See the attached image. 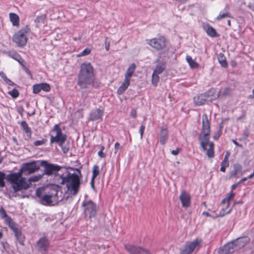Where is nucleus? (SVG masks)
Masks as SVG:
<instances>
[{
    "mask_svg": "<svg viewBox=\"0 0 254 254\" xmlns=\"http://www.w3.org/2000/svg\"><path fill=\"white\" fill-rule=\"evenodd\" d=\"M40 161H33L23 163L17 173L7 175L6 179L11 184H13L12 189L14 192H17L22 190H26L29 188V184L27 182L26 179L22 177V173L27 175L37 172L41 167Z\"/></svg>",
    "mask_w": 254,
    "mask_h": 254,
    "instance_id": "obj_1",
    "label": "nucleus"
},
{
    "mask_svg": "<svg viewBox=\"0 0 254 254\" xmlns=\"http://www.w3.org/2000/svg\"><path fill=\"white\" fill-rule=\"evenodd\" d=\"M210 123L207 115L204 114L202 117V129L198 139L200 140V145L203 150L206 151V155L209 158H213L214 145L212 142H209Z\"/></svg>",
    "mask_w": 254,
    "mask_h": 254,
    "instance_id": "obj_2",
    "label": "nucleus"
},
{
    "mask_svg": "<svg viewBox=\"0 0 254 254\" xmlns=\"http://www.w3.org/2000/svg\"><path fill=\"white\" fill-rule=\"evenodd\" d=\"M35 193L37 201L45 206H54L62 200L58 196V190L56 188H39L36 189Z\"/></svg>",
    "mask_w": 254,
    "mask_h": 254,
    "instance_id": "obj_3",
    "label": "nucleus"
},
{
    "mask_svg": "<svg viewBox=\"0 0 254 254\" xmlns=\"http://www.w3.org/2000/svg\"><path fill=\"white\" fill-rule=\"evenodd\" d=\"M77 85L81 89H88L93 85L94 74L93 67L89 63H83L81 64L77 74Z\"/></svg>",
    "mask_w": 254,
    "mask_h": 254,
    "instance_id": "obj_4",
    "label": "nucleus"
},
{
    "mask_svg": "<svg viewBox=\"0 0 254 254\" xmlns=\"http://www.w3.org/2000/svg\"><path fill=\"white\" fill-rule=\"evenodd\" d=\"M61 184L66 185L67 190L70 194L75 195L79 190L80 180L77 174L68 173L65 177L62 178Z\"/></svg>",
    "mask_w": 254,
    "mask_h": 254,
    "instance_id": "obj_5",
    "label": "nucleus"
},
{
    "mask_svg": "<svg viewBox=\"0 0 254 254\" xmlns=\"http://www.w3.org/2000/svg\"><path fill=\"white\" fill-rule=\"evenodd\" d=\"M40 165L44 168L43 174L48 176H56L62 169L61 166L49 163L46 160H41Z\"/></svg>",
    "mask_w": 254,
    "mask_h": 254,
    "instance_id": "obj_6",
    "label": "nucleus"
},
{
    "mask_svg": "<svg viewBox=\"0 0 254 254\" xmlns=\"http://www.w3.org/2000/svg\"><path fill=\"white\" fill-rule=\"evenodd\" d=\"M202 241L196 239L191 242L186 243L180 249L181 254H191L194 252L197 251L201 247Z\"/></svg>",
    "mask_w": 254,
    "mask_h": 254,
    "instance_id": "obj_7",
    "label": "nucleus"
},
{
    "mask_svg": "<svg viewBox=\"0 0 254 254\" xmlns=\"http://www.w3.org/2000/svg\"><path fill=\"white\" fill-rule=\"evenodd\" d=\"M53 131L56 132V135L55 136L51 135V144L56 142L60 146H62L65 141L66 135L62 132L61 128L58 125H55Z\"/></svg>",
    "mask_w": 254,
    "mask_h": 254,
    "instance_id": "obj_8",
    "label": "nucleus"
},
{
    "mask_svg": "<svg viewBox=\"0 0 254 254\" xmlns=\"http://www.w3.org/2000/svg\"><path fill=\"white\" fill-rule=\"evenodd\" d=\"M28 32V29H22L14 35L13 41L17 46L22 47L26 45L27 40Z\"/></svg>",
    "mask_w": 254,
    "mask_h": 254,
    "instance_id": "obj_9",
    "label": "nucleus"
},
{
    "mask_svg": "<svg viewBox=\"0 0 254 254\" xmlns=\"http://www.w3.org/2000/svg\"><path fill=\"white\" fill-rule=\"evenodd\" d=\"M82 205L84 208L85 217L90 219L95 216L97 211L96 205L92 200L84 201L82 203Z\"/></svg>",
    "mask_w": 254,
    "mask_h": 254,
    "instance_id": "obj_10",
    "label": "nucleus"
},
{
    "mask_svg": "<svg viewBox=\"0 0 254 254\" xmlns=\"http://www.w3.org/2000/svg\"><path fill=\"white\" fill-rule=\"evenodd\" d=\"M146 43L152 48L157 50L163 49L166 45L165 38L161 36L158 38L147 39L146 40Z\"/></svg>",
    "mask_w": 254,
    "mask_h": 254,
    "instance_id": "obj_11",
    "label": "nucleus"
},
{
    "mask_svg": "<svg viewBox=\"0 0 254 254\" xmlns=\"http://www.w3.org/2000/svg\"><path fill=\"white\" fill-rule=\"evenodd\" d=\"M125 248L129 254H151L149 250L144 248L125 244Z\"/></svg>",
    "mask_w": 254,
    "mask_h": 254,
    "instance_id": "obj_12",
    "label": "nucleus"
},
{
    "mask_svg": "<svg viewBox=\"0 0 254 254\" xmlns=\"http://www.w3.org/2000/svg\"><path fill=\"white\" fill-rule=\"evenodd\" d=\"M49 241L46 237L40 239L36 243L35 248L40 252L45 253L48 250Z\"/></svg>",
    "mask_w": 254,
    "mask_h": 254,
    "instance_id": "obj_13",
    "label": "nucleus"
},
{
    "mask_svg": "<svg viewBox=\"0 0 254 254\" xmlns=\"http://www.w3.org/2000/svg\"><path fill=\"white\" fill-rule=\"evenodd\" d=\"M236 248L233 241L229 242L220 248L218 251L219 254H229L236 251Z\"/></svg>",
    "mask_w": 254,
    "mask_h": 254,
    "instance_id": "obj_14",
    "label": "nucleus"
},
{
    "mask_svg": "<svg viewBox=\"0 0 254 254\" xmlns=\"http://www.w3.org/2000/svg\"><path fill=\"white\" fill-rule=\"evenodd\" d=\"M242 176L244 174L242 165L236 163L233 165V170L229 172V179L236 177L237 175Z\"/></svg>",
    "mask_w": 254,
    "mask_h": 254,
    "instance_id": "obj_15",
    "label": "nucleus"
},
{
    "mask_svg": "<svg viewBox=\"0 0 254 254\" xmlns=\"http://www.w3.org/2000/svg\"><path fill=\"white\" fill-rule=\"evenodd\" d=\"M237 250L243 248L250 241V239L248 237L238 238L233 240Z\"/></svg>",
    "mask_w": 254,
    "mask_h": 254,
    "instance_id": "obj_16",
    "label": "nucleus"
},
{
    "mask_svg": "<svg viewBox=\"0 0 254 254\" xmlns=\"http://www.w3.org/2000/svg\"><path fill=\"white\" fill-rule=\"evenodd\" d=\"M179 198L181 201L183 207H187L190 206V194L187 191H182L179 196Z\"/></svg>",
    "mask_w": 254,
    "mask_h": 254,
    "instance_id": "obj_17",
    "label": "nucleus"
},
{
    "mask_svg": "<svg viewBox=\"0 0 254 254\" xmlns=\"http://www.w3.org/2000/svg\"><path fill=\"white\" fill-rule=\"evenodd\" d=\"M6 54L10 58L14 59L15 61H17L20 65L22 66H25L24 65V61L20 56V55L18 54L17 52L14 50L9 51L7 52Z\"/></svg>",
    "mask_w": 254,
    "mask_h": 254,
    "instance_id": "obj_18",
    "label": "nucleus"
},
{
    "mask_svg": "<svg viewBox=\"0 0 254 254\" xmlns=\"http://www.w3.org/2000/svg\"><path fill=\"white\" fill-rule=\"evenodd\" d=\"M159 141L162 145H164L169 138L168 131L166 127H162L159 132Z\"/></svg>",
    "mask_w": 254,
    "mask_h": 254,
    "instance_id": "obj_19",
    "label": "nucleus"
},
{
    "mask_svg": "<svg viewBox=\"0 0 254 254\" xmlns=\"http://www.w3.org/2000/svg\"><path fill=\"white\" fill-rule=\"evenodd\" d=\"M204 95L207 99H209V100H207L208 102H212L218 98L219 96L218 92H216V90L214 88H212L207 92L204 93Z\"/></svg>",
    "mask_w": 254,
    "mask_h": 254,
    "instance_id": "obj_20",
    "label": "nucleus"
},
{
    "mask_svg": "<svg viewBox=\"0 0 254 254\" xmlns=\"http://www.w3.org/2000/svg\"><path fill=\"white\" fill-rule=\"evenodd\" d=\"M206 97L204 93L199 94L193 98L194 103L197 106H200L204 104L206 102H208Z\"/></svg>",
    "mask_w": 254,
    "mask_h": 254,
    "instance_id": "obj_21",
    "label": "nucleus"
},
{
    "mask_svg": "<svg viewBox=\"0 0 254 254\" xmlns=\"http://www.w3.org/2000/svg\"><path fill=\"white\" fill-rule=\"evenodd\" d=\"M103 114V111L102 110L97 109L94 111H92L89 116V119L91 121H96L100 119Z\"/></svg>",
    "mask_w": 254,
    "mask_h": 254,
    "instance_id": "obj_22",
    "label": "nucleus"
},
{
    "mask_svg": "<svg viewBox=\"0 0 254 254\" xmlns=\"http://www.w3.org/2000/svg\"><path fill=\"white\" fill-rule=\"evenodd\" d=\"M130 84V80L125 78L123 82L121 84V86L117 90V93L119 95L122 94L126 90L127 88Z\"/></svg>",
    "mask_w": 254,
    "mask_h": 254,
    "instance_id": "obj_23",
    "label": "nucleus"
},
{
    "mask_svg": "<svg viewBox=\"0 0 254 254\" xmlns=\"http://www.w3.org/2000/svg\"><path fill=\"white\" fill-rule=\"evenodd\" d=\"M136 68V65L135 64H131L127 68L126 72L125 73V78L130 80L134 70Z\"/></svg>",
    "mask_w": 254,
    "mask_h": 254,
    "instance_id": "obj_24",
    "label": "nucleus"
},
{
    "mask_svg": "<svg viewBox=\"0 0 254 254\" xmlns=\"http://www.w3.org/2000/svg\"><path fill=\"white\" fill-rule=\"evenodd\" d=\"M20 125L24 132L26 133L27 136L30 138L32 135V131L26 122L25 121H22Z\"/></svg>",
    "mask_w": 254,
    "mask_h": 254,
    "instance_id": "obj_25",
    "label": "nucleus"
},
{
    "mask_svg": "<svg viewBox=\"0 0 254 254\" xmlns=\"http://www.w3.org/2000/svg\"><path fill=\"white\" fill-rule=\"evenodd\" d=\"M5 222L9 228L12 230L14 233L20 230L17 228V225L12 220L11 218H7V220H5Z\"/></svg>",
    "mask_w": 254,
    "mask_h": 254,
    "instance_id": "obj_26",
    "label": "nucleus"
},
{
    "mask_svg": "<svg viewBox=\"0 0 254 254\" xmlns=\"http://www.w3.org/2000/svg\"><path fill=\"white\" fill-rule=\"evenodd\" d=\"M217 59L218 62L223 67H226L228 66L227 63L226 62V57L222 53H219L217 55Z\"/></svg>",
    "mask_w": 254,
    "mask_h": 254,
    "instance_id": "obj_27",
    "label": "nucleus"
},
{
    "mask_svg": "<svg viewBox=\"0 0 254 254\" xmlns=\"http://www.w3.org/2000/svg\"><path fill=\"white\" fill-rule=\"evenodd\" d=\"M9 18L13 26H18L19 25V18L16 14L10 13L9 14Z\"/></svg>",
    "mask_w": 254,
    "mask_h": 254,
    "instance_id": "obj_28",
    "label": "nucleus"
},
{
    "mask_svg": "<svg viewBox=\"0 0 254 254\" xmlns=\"http://www.w3.org/2000/svg\"><path fill=\"white\" fill-rule=\"evenodd\" d=\"M205 30L207 34L210 37H214L217 36L216 30L209 25H208L205 27Z\"/></svg>",
    "mask_w": 254,
    "mask_h": 254,
    "instance_id": "obj_29",
    "label": "nucleus"
},
{
    "mask_svg": "<svg viewBox=\"0 0 254 254\" xmlns=\"http://www.w3.org/2000/svg\"><path fill=\"white\" fill-rule=\"evenodd\" d=\"M165 63H160L157 65L155 69L154 70V73L160 74L161 73L165 68Z\"/></svg>",
    "mask_w": 254,
    "mask_h": 254,
    "instance_id": "obj_30",
    "label": "nucleus"
},
{
    "mask_svg": "<svg viewBox=\"0 0 254 254\" xmlns=\"http://www.w3.org/2000/svg\"><path fill=\"white\" fill-rule=\"evenodd\" d=\"M14 235L19 244L21 245H24V236L22 234L20 230L15 232Z\"/></svg>",
    "mask_w": 254,
    "mask_h": 254,
    "instance_id": "obj_31",
    "label": "nucleus"
},
{
    "mask_svg": "<svg viewBox=\"0 0 254 254\" xmlns=\"http://www.w3.org/2000/svg\"><path fill=\"white\" fill-rule=\"evenodd\" d=\"M43 176L44 175L43 174L41 175L39 174L38 175L33 176L32 177H30L27 181V182L29 185L32 182H37L43 178Z\"/></svg>",
    "mask_w": 254,
    "mask_h": 254,
    "instance_id": "obj_32",
    "label": "nucleus"
},
{
    "mask_svg": "<svg viewBox=\"0 0 254 254\" xmlns=\"http://www.w3.org/2000/svg\"><path fill=\"white\" fill-rule=\"evenodd\" d=\"M186 60L191 68H197L198 67V64L194 62L190 56H187L186 57Z\"/></svg>",
    "mask_w": 254,
    "mask_h": 254,
    "instance_id": "obj_33",
    "label": "nucleus"
},
{
    "mask_svg": "<svg viewBox=\"0 0 254 254\" xmlns=\"http://www.w3.org/2000/svg\"><path fill=\"white\" fill-rule=\"evenodd\" d=\"M159 77L158 76V74L154 73L152 74V83L155 86H156L159 82Z\"/></svg>",
    "mask_w": 254,
    "mask_h": 254,
    "instance_id": "obj_34",
    "label": "nucleus"
},
{
    "mask_svg": "<svg viewBox=\"0 0 254 254\" xmlns=\"http://www.w3.org/2000/svg\"><path fill=\"white\" fill-rule=\"evenodd\" d=\"M99 168L97 165H94L92 169V177L93 179H95V178L99 175Z\"/></svg>",
    "mask_w": 254,
    "mask_h": 254,
    "instance_id": "obj_35",
    "label": "nucleus"
},
{
    "mask_svg": "<svg viewBox=\"0 0 254 254\" xmlns=\"http://www.w3.org/2000/svg\"><path fill=\"white\" fill-rule=\"evenodd\" d=\"M40 86L41 90H43L46 92H48L51 89L50 85L46 83H40Z\"/></svg>",
    "mask_w": 254,
    "mask_h": 254,
    "instance_id": "obj_36",
    "label": "nucleus"
},
{
    "mask_svg": "<svg viewBox=\"0 0 254 254\" xmlns=\"http://www.w3.org/2000/svg\"><path fill=\"white\" fill-rule=\"evenodd\" d=\"M5 179V174L0 171V188H3L5 186V182L4 181Z\"/></svg>",
    "mask_w": 254,
    "mask_h": 254,
    "instance_id": "obj_37",
    "label": "nucleus"
},
{
    "mask_svg": "<svg viewBox=\"0 0 254 254\" xmlns=\"http://www.w3.org/2000/svg\"><path fill=\"white\" fill-rule=\"evenodd\" d=\"M8 94L14 98H17L19 94L18 91L15 88L8 91Z\"/></svg>",
    "mask_w": 254,
    "mask_h": 254,
    "instance_id": "obj_38",
    "label": "nucleus"
},
{
    "mask_svg": "<svg viewBox=\"0 0 254 254\" xmlns=\"http://www.w3.org/2000/svg\"><path fill=\"white\" fill-rule=\"evenodd\" d=\"M0 217L1 219H4V220H7V218H10L7 216L5 210L2 207L0 208Z\"/></svg>",
    "mask_w": 254,
    "mask_h": 254,
    "instance_id": "obj_39",
    "label": "nucleus"
},
{
    "mask_svg": "<svg viewBox=\"0 0 254 254\" xmlns=\"http://www.w3.org/2000/svg\"><path fill=\"white\" fill-rule=\"evenodd\" d=\"M221 166L220 167V171L222 172H225L226 171V169L229 166V162H224L222 161L221 162Z\"/></svg>",
    "mask_w": 254,
    "mask_h": 254,
    "instance_id": "obj_40",
    "label": "nucleus"
},
{
    "mask_svg": "<svg viewBox=\"0 0 254 254\" xmlns=\"http://www.w3.org/2000/svg\"><path fill=\"white\" fill-rule=\"evenodd\" d=\"M41 91L40 84H35L33 86V92L35 94H38Z\"/></svg>",
    "mask_w": 254,
    "mask_h": 254,
    "instance_id": "obj_41",
    "label": "nucleus"
},
{
    "mask_svg": "<svg viewBox=\"0 0 254 254\" xmlns=\"http://www.w3.org/2000/svg\"><path fill=\"white\" fill-rule=\"evenodd\" d=\"M230 17V14L228 12H225L222 13H220L219 15L216 17V19L217 20H221L223 18H224L225 17Z\"/></svg>",
    "mask_w": 254,
    "mask_h": 254,
    "instance_id": "obj_42",
    "label": "nucleus"
},
{
    "mask_svg": "<svg viewBox=\"0 0 254 254\" xmlns=\"http://www.w3.org/2000/svg\"><path fill=\"white\" fill-rule=\"evenodd\" d=\"M47 139L46 138H44V139H42L41 140L35 141L33 144L35 146H40V145H43V144L46 143L47 142Z\"/></svg>",
    "mask_w": 254,
    "mask_h": 254,
    "instance_id": "obj_43",
    "label": "nucleus"
},
{
    "mask_svg": "<svg viewBox=\"0 0 254 254\" xmlns=\"http://www.w3.org/2000/svg\"><path fill=\"white\" fill-rule=\"evenodd\" d=\"M91 52V49L88 48L85 49L78 55V57H82L89 55Z\"/></svg>",
    "mask_w": 254,
    "mask_h": 254,
    "instance_id": "obj_44",
    "label": "nucleus"
},
{
    "mask_svg": "<svg viewBox=\"0 0 254 254\" xmlns=\"http://www.w3.org/2000/svg\"><path fill=\"white\" fill-rule=\"evenodd\" d=\"M234 193H233L232 191H231L229 194L226 197L227 199V206L229 205L230 200L234 196Z\"/></svg>",
    "mask_w": 254,
    "mask_h": 254,
    "instance_id": "obj_45",
    "label": "nucleus"
},
{
    "mask_svg": "<svg viewBox=\"0 0 254 254\" xmlns=\"http://www.w3.org/2000/svg\"><path fill=\"white\" fill-rule=\"evenodd\" d=\"M145 126L143 125H142L140 127V128H139V133L140 134V138L141 139L142 138L143 132H144V130L145 129Z\"/></svg>",
    "mask_w": 254,
    "mask_h": 254,
    "instance_id": "obj_46",
    "label": "nucleus"
},
{
    "mask_svg": "<svg viewBox=\"0 0 254 254\" xmlns=\"http://www.w3.org/2000/svg\"><path fill=\"white\" fill-rule=\"evenodd\" d=\"M130 116L133 118L136 117V111L135 109H132L130 112Z\"/></svg>",
    "mask_w": 254,
    "mask_h": 254,
    "instance_id": "obj_47",
    "label": "nucleus"
},
{
    "mask_svg": "<svg viewBox=\"0 0 254 254\" xmlns=\"http://www.w3.org/2000/svg\"><path fill=\"white\" fill-rule=\"evenodd\" d=\"M60 147L62 148V151L64 154L67 153L69 150L68 147L65 146H64V145H62V146Z\"/></svg>",
    "mask_w": 254,
    "mask_h": 254,
    "instance_id": "obj_48",
    "label": "nucleus"
},
{
    "mask_svg": "<svg viewBox=\"0 0 254 254\" xmlns=\"http://www.w3.org/2000/svg\"><path fill=\"white\" fill-rule=\"evenodd\" d=\"M121 145L119 142H116L115 144V153H116L118 150H119L121 148Z\"/></svg>",
    "mask_w": 254,
    "mask_h": 254,
    "instance_id": "obj_49",
    "label": "nucleus"
},
{
    "mask_svg": "<svg viewBox=\"0 0 254 254\" xmlns=\"http://www.w3.org/2000/svg\"><path fill=\"white\" fill-rule=\"evenodd\" d=\"M0 76L5 82L8 78L6 77L5 74L3 71L0 72Z\"/></svg>",
    "mask_w": 254,
    "mask_h": 254,
    "instance_id": "obj_50",
    "label": "nucleus"
},
{
    "mask_svg": "<svg viewBox=\"0 0 254 254\" xmlns=\"http://www.w3.org/2000/svg\"><path fill=\"white\" fill-rule=\"evenodd\" d=\"M229 155H230V153L229 152H227V153H226V154L224 156V158L222 161L228 162V157H229Z\"/></svg>",
    "mask_w": 254,
    "mask_h": 254,
    "instance_id": "obj_51",
    "label": "nucleus"
},
{
    "mask_svg": "<svg viewBox=\"0 0 254 254\" xmlns=\"http://www.w3.org/2000/svg\"><path fill=\"white\" fill-rule=\"evenodd\" d=\"M180 151L179 148H177L176 150H173L171 151V153L174 155H177L178 154Z\"/></svg>",
    "mask_w": 254,
    "mask_h": 254,
    "instance_id": "obj_52",
    "label": "nucleus"
},
{
    "mask_svg": "<svg viewBox=\"0 0 254 254\" xmlns=\"http://www.w3.org/2000/svg\"><path fill=\"white\" fill-rule=\"evenodd\" d=\"M5 82L9 85H11V86H13L15 85V84L11 80H10L9 79H8Z\"/></svg>",
    "mask_w": 254,
    "mask_h": 254,
    "instance_id": "obj_53",
    "label": "nucleus"
},
{
    "mask_svg": "<svg viewBox=\"0 0 254 254\" xmlns=\"http://www.w3.org/2000/svg\"><path fill=\"white\" fill-rule=\"evenodd\" d=\"M98 154L99 155V156H100V157L101 158H104L105 157V155L104 154V153L103 152L102 150H100L98 152Z\"/></svg>",
    "mask_w": 254,
    "mask_h": 254,
    "instance_id": "obj_54",
    "label": "nucleus"
},
{
    "mask_svg": "<svg viewBox=\"0 0 254 254\" xmlns=\"http://www.w3.org/2000/svg\"><path fill=\"white\" fill-rule=\"evenodd\" d=\"M248 7L254 12V3H250L248 5Z\"/></svg>",
    "mask_w": 254,
    "mask_h": 254,
    "instance_id": "obj_55",
    "label": "nucleus"
},
{
    "mask_svg": "<svg viewBox=\"0 0 254 254\" xmlns=\"http://www.w3.org/2000/svg\"><path fill=\"white\" fill-rule=\"evenodd\" d=\"M237 186H238V184H235L231 186V191L233 192V190H234L235 189H236V188H237Z\"/></svg>",
    "mask_w": 254,
    "mask_h": 254,
    "instance_id": "obj_56",
    "label": "nucleus"
},
{
    "mask_svg": "<svg viewBox=\"0 0 254 254\" xmlns=\"http://www.w3.org/2000/svg\"><path fill=\"white\" fill-rule=\"evenodd\" d=\"M233 142L237 146L242 147V145L239 144L238 142H237L236 140H233Z\"/></svg>",
    "mask_w": 254,
    "mask_h": 254,
    "instance_id": "obj_57",
    "label": "nucleus"
},
{
    "mask_svg": "<svg viewBox=\"0 0 254 254\" xmlns=\"http://www.w3.org/2000/svg\"><path fill=\"white\" fill-rule=\"evenodd\" d=\"M94 180L95 179H93V178H92L91 181V186L93 189H94Z\"/></svg>",
    "mask_w": 254,
    "mask_h": 254,
    "instance_id": "obj_58",
    "label": "nucleus"
},
{
    "mask_svg": "<svg viewBox=\"0 0 254 254\" xmlns=\"http://www.w3.org/2000/svg\"><path fill=\"white\" fill-rule=\"evenodd\" d=\"M110 48V44L109 43H107V42L105 43V49L106 51H109Z\"/></svg>",
    "mask_w": 254,
    "mask_h": 254,
    "instance_id": "obj_59",
    "label": "nucleus"
},
{
    "mask_svg": "<svg viewBox=\"0 0 254 254\" xmlns=\"http://www.w3.org/2000/svg\"><path fill=\"white\" fill-rule=\"evenodd\" d=\"M249 98L253 99L254 98V89L253 90V94L250 95L249 96Z\"/></svg>",
    "mask_w": 254,
    "mask_h": 254,
    "instance_id": "obj_60",
    "label": "nucleus"
},
{
    "mask_svg": "<svg viewBox=\"0 0 254 254\" xmlns=\"http://www.w3.org/2000/svg\"><path fill=\"white\" fill-rule=\"evenodd\" d=\"M202 215H205L206 216H211L210 214L208 212H206V211L203 212L202 213Z\"/></svg>",
    "mask_w": 254,
    "mask_h": 254,
    "instance_id": "obj_61",
    "label": "nucleus"
},
{
    "mask_svg": "<svg viewBox=\"0 0 254 254\" xmlns=\"http://www.w3.org/2000/svg\"><path fill=\"white\" fill-rule=\"evenodd\" d=\"M254 177V170H253V172L252 174H251V175H250L249 176H248V178L249 179H252L253 177Z\"/></svg>",
    "mask_w": 254,
    "mask_h": 254,
    "instance_id": "obj_62",
    "label": "nucleus"
},
{
    "mask_svg": "<svg viewBox=\"0 0 254 254\" xmlns=\"http://www.w3.org/2000/svg\"><path fill=\"white\" fill-rule=\"evenodd\" d=\"M248 179H250L249 178H248V177H245L243 179H242V181L243 182L246 181L247 180H248Z\"/></svg>",
    "mask_w": 254,
    "mask_h": 254,
    "instance_id": "obj_63",
    "label": "nucleus"
},
{
    "mask_svg": "<svg viewBox=\"0 0 254 254\" xmlns=\"http://www.w3.org/2000/svg\"><path fill=\"white\" fill-rule=\"evenodd\" d=\"M225 202H227V199H226V197L222 200V203H225Z\"/></svg>",
    "mask_w": 254,
    "mask_h": 254,
    "instance_id": "obj_64",
    "label": "nucleus"
}]
</instances>
